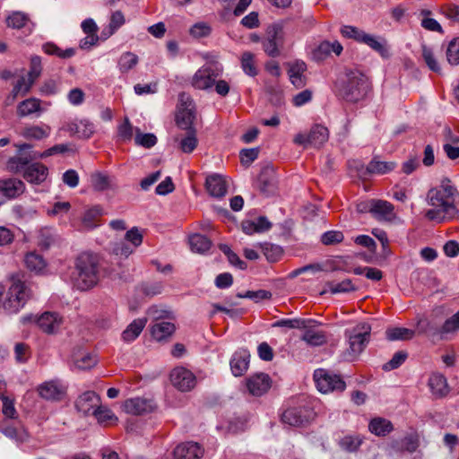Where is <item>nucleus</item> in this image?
I'll list each match as a JSON object with an SVG mask.
<instances>
[{
    "mask_svg": "<svg viewBox=\"0 0 459 459\" xmlns=\"http://www.w3.org/2000/svg\"><path fill=\"white\" fill-rule=\"evenodd\" d=\"M272 380L265 373L252 375L247 379V387L249 393L255 396H261L271 387Z\"/></svg>",
    "mask_w": 459,
    "mask_h": 459,
    "instance_id": "16",
    "label": "nucleus"
},
{
    "mask_svg": "<svg viewBox=\"0 0 459 459\" xmlns=\"http://www.w3.org/2000/svg\"><path fill=\"white\" fill-rule=\"evenodd\" d=\"M317 390L320 393L327 394L329 392H342L346 384L339 375L333 374L324 368H317L313 375Z\"/></svg>",
    "mask_w": 459,
    "mask_h": 459,
    "instance_id": "7",
    "label": "nucleus"
},
{
    "mask_svg": "<svg viewBox=\"0 0 459 459\" xmlns=\"http://www.w3.org/2000/svg\"><path fill=\"white\" fill-rule=\"evenodd\" d=\"M363 443V438L359 435L356 436H345L340 440V446L342 449L349 452L354 453L359 450L360 446Z\"/></svg>",
    "mask_w": 459,
    "mask_h": 459,
    "instance_id": "52",
    "label": "nucleus"
},
{
    "mask_svg": "<svg viewBox=\"0 0 459 459\" xmlns=\"http://www.w3.org/2000/svg\"><path fill=\"white\" fill-rule=\"evenodd\" d=\"M431 11L428 9H421L419 12V16L421 17V27L429 31L443 32L440 23L436 19L431 18Z\"/></svg>",
    "mask_w": 459,
    "mask_h": 459,
    "instance_id": "42",
    "label": "nucleus"
},
{
    "mask_svg": "<svg viewBox=\"0 0 459 459\" xmlns=\"http://www.w3.org/2000/svg\"><path fill=\"white\" fill-rule=\"evenodd\" d=\"M340 33L343 38L351 39L356 42L362 43V39L367 35V32L351 25H342L340 29Z\"/></svg>",
    "mask_w": 459,
    "mask_h": 459,
    "instance_id": "55",
    "label": "nucleus"
},
{
    "mask_svg": "<svg viewBox=\"0 0 459 459\" xmlns=\"http://www.w3.org/2000/svg\"><path fill=\"white\" fill-rule=\"evenodd\" d=\"M100 403V396L93 391H87L77 398L75 407L78 411L84 415H89L93 414V410H95Z\"/></svg>",
    "mask_w": 459,
    "mask_h": 459,
    "instance_id": "20",
    "label": "nucleus"
},
{
    "mask_svg": "<svg viewBox=\"0 0 459 459\" xmlns=\"http://www.w3.org/2000/svg\"><path fill=\"white\" fill-rule=\"evenodd\" d=\"M428 385L437 399L446 397L450 392L447 379L441 373H432L429 377Z\"/></svg>",
    "mask_w": 459,
    "mask_h": 459,
    "instance_id": "21",
    "label": "nucleus"
},
{
    "mask_svg": "<svg viewBox=\"0 0 459 459\" xmlns=\"http://www.w3.org/2000/svg\"><path fill=\"white\" fill-rule=\"evenodd\" d=\"M189 245L192 251L204 254L211 248L212 241L204 235L194 234L189 237Z\"/></svg>",
    "mask_w": 459,
    "mask_h": 459,
    "instance_id": "40",
    "label": "nucleus"
},
{
    "mask_svg": "<svg viewBox=\"0 0 459 459\" xmlns=\"http://www.w3.org/2000/svg\"><path fill=\"white\" fill-rule=\"evenodd\" d=\"M396 167L395 162L392 161H382L377 157L373 158L367 166V171L368 174H378L383 175L391 172Z\"/></svg>",
    "mask_w": 459,
    "mask_h": 459,
    "instance_id": "37",
    "label": "nucleus"
},
{
    "mask_svg": "<svg viewBox=\"0 0 459 459\" xmlns=\"http://www.w3.org/2000/svg\"><path fill=\"white\" fill-rule=\"evenodd\" d=\"M306 70V65L304 62H297L295 65L290 66L289 70V76L291 83L296 88H302L305 85V80L303 78V72Z\"/></svg>",
    "mask_w": 459,
    "mask_h": 459,
    "instance_id": "44",
    "label": "nucleus"
},
{
    "mask_svg": "<svg viewBox=\"0 0 459 459\" xmlns=\"http://www.w3.org/2000/svg\"><path fill=\"white\" fill-rule=\"evenodd\" d=\"M459 331V310L440 326V340H449Z\"/></svg>",
    "mask_w": 459,
    "mask_h": 459,
    "instance_id": "33",
    "label": "nucleus"
},
{
    "mask_svg": "<svg viewBox=\"0 0 459 459\" xmlns=\"http://www.w3.org/2000/svg\"><path fill=\"white\" fill-rule=\"evenodd\" d=\"M61 81L58 78H48L39 87V93L43 96L56 95L60 91Z\"/></svg>",
    "mask_w": 459,
    "mask_h": 459,
    "instance_id": "54",
    "label": "nucleus"
},
{
    "mask_svg": "<svg viewBox=\"0 0 459 459\" xmlns=\"http://www.w3.org/2000/svg\"><path fill=\"white\" fill-rule=\"evenodd\" d=\"M74 366L82 370L91 369L97 364V359L90 353L82 352L73 358Z\"/></svg>",
    "mask_w": 459,
    "mask_h": 459,
    "instance_id": "47",
    "label": "nucleus"
},
{
    "mask_svg": "<svg viewBox=\"0 0 459 459\" xmlns=\"http://www.w3.org/2000/svg\"><path fill=\"white\" fill-rule=\"evenodd\" d=\"M25 190L24 183L18 178L0 180V192L7 198H15Z\"/></svg>",
    "mask_w": 459,
    "mask_h": 459,
    "instance_id": "26",
    "label": "nucleus"
},
{
    "mask_svg": "<svg viewBox=\"0 0 459 459\" xmlns=\"http://www.w3.org/2000/svg\"><path fill=\"white\" fill-rule=\"evenodd\" d=\"M283 40L284 32L282 26L277 23L272 24L267 28L266 36L262 41L263 49L271 57L279 56Z\"/></svg>",
    "mask_w": 459,
    "mask_h": 459,
    "instance_id": "9",
    "label": "nucleus"
},
{
    "mask_svg": "<svg viewBox=\"0 0 459 459\" xmlns=\"http://www.w3.org/2000/svg\"><path fill=\"white\" fill-rule=\"evenodd\" d=\"M223 67L217 63L204 65L199 68L193 76L192 85L198 90H209L215 82L216 78L221 76Z\"/></svg>",
    "mask_w": 459,
    "mask_h": 459,
    "instance_id": "8",
    "label": "nucleus"
},
{
    "mask_svg": "<svg viewBox=\"0 0 459 459\" xmlns=\"http://www.w3.org/2000/svg\"><path fill=\"white\" fill-rule=\"evenodd\" d=\"M42 51L48 56H55L61 59H68L73 57L76 50L74 48H68L65 50L61 49L52 41L46 42L41 47Z\"/></svg>",
    "mask_w": 459,
    "mask_h": 459,
    "instance_id": "35",
    "label": "nucleus"
},
{
    "mask_svg": "<svg viewBox=\"0 0 459 459\" xmlns=\"http://www.w3.org/2000/svg\"><path fill=\"white\" fill-rule=\"evenodd\" d=\"M182 108L177 115V124L183 129L194 128L193 123L195 119V105L190 97L186 93L179 95Z\"/></svg>",
    "mask_w": 459,
    "mask_h": 459,
    "instance_id": "12",
    "label": "nucleus"
},
{
    "mask_svg": "<svg viewBox=\"0 0 459 459\" xmlns=\"http://www.w3.org/2000/svg\"><path fill=\"white\" fill-rule=\"evenodd\" d=\"M42 111L41 100L38 98L26 99L17 106V116L19 117H25L34 114L39 117Z\"/></svg>",
    "mask_w": 459,
    "mask_h": 459,
    "instance_id": "28",
    "label": "nucleus"
},
{
    "mask_svg": "<svg viewBox=\"0 0 459 459\" xmlns=\"http://www.w3.org/2000/svg\"><path fill=\"white\" fill-rule=\"evenodd\" d=\"M370 333L371 326L367 323H359L352 328L346 329L344 335L348 339L350 353L359 354L368 343Z\"/></svg>",
    "mask_w": 459,
    "mask_h": 459,
    "instance_id": "6",
    "label": "nucleus"
},
{
    "mask_svg": "<svg viewBox=\"0 0 459 459\" xmlns=\"http://www.w3.org/2000/svg\"><path fill=\"white\" fill-rule=\"evenodd\" d=\"M138 64V56L130 52L123 53L118 61H117V68L122 74H126L132 70Z\"/></svg>",
    "mask_w": 459,
    "mask_h": 459,
    "instance_id": "49",
    "label": "nucleus"
},
{
    "mask_svg": "<svg viewBox=\"0 0 459 459\" xmlns=\"http://www.w3.org/2000/svg\"><path fill=\"white\" fill-rule=\"evenodd\" d=\"M62 324V317L56 312H45L37 318V325L46 333H56Z\"/></svg>",
    "mask_w": 459,
    "mask_h": 459,
    "instance_id": "22",
    "label": "nucleus"
},
{
    "mask_svg": "<svg viewBox=\"0 0 459 459\" xmlns=\"http://www.w3.org/2000/svg\"><path fill=\"white\" fill-rule=\"evenodd\" d=\"M368 429L377 437H385L393 431L394 426L389 420L377 417L370 420Z\"/></svg>",
    "mask_w": 459,
    "mask_h": 459,
    "instance_id": "31",
    "label": "nucleus"
},
{
    "mask_svg": "<svg viewBox=\"0 0 459 459\" xmlns=\"http://www.w3.org/2000/svg\"><path fill=\"white\" fill-rule=\"evenodd\" d=\"M91 183L96 191H105L113 187V179L101 172L93 173L91 176Z\"/></svg>",
    "mask_w": 459,
    "mask_h": 459,
    "instance_id": "43",
    "label": "nucleus"
},
{
    "mask_svg": "<svg viewBox=\"0 0 459 459\" xmlns=\"http://www.w3.org/2000/svg\"><path fill=\"white\" fill-rule=\"evenodd\" d=\"M207 192L213 197L221 198L227 193V185L224 178L214 174L207 177L205 181Z\"/></svg>",
    "mask_w": 459,
    "mask_h": 459,
    "instance_id": "27",
    "label": "nucleus"
},
{
    "mask_svg": "<svg viewBox=\"0 0 459 459\" xmlns=\"http://www.w3.org/2000/svg\"><path fill=\"white\" fill-rule=\"evenodd\" d=\"M309 319L305 318H283L273 324V327H287L290 329L307 328Z\"/></svg>",
    "mask_w": 459,
    "mask_h": 459,
    "instance_id": "53",
    "label": "nucleus"
},
{
    "mask_svg": "<svg viewBox=\"0 0 459 459\" xmlns=\"http://www.w3.org/2000/svg\"><path fill=\"white\" fill-rule=\"evenodd\" d=\"M74 285L80 290L93 288L100 280V260L96 254L84 252L78 255L72 276Z\"/></svg>",
    "mask_w": 459,
    "mask_h": 459,
    "instance_id": "2",
    "label": "nucleus"
},
{
    "mask_svg": "<svg viewBox=\"0 0 459 459\" xmlns=\"http://www.w3.org/2000/svg\"><path fill=\"white\" fill-rule=\"evenodd\" d=\"M186 133L175 137L178 149L184 153H191L197 147L198 140L195 128L185 129Z\"/></svg>",
    "mask_w": 459,
    "mask_h": 459,
    "instance_id": "25",
    "label": "nucleus"
},
{
    "mask_svg": "<svg viewBox=\"0 0 459 459\" xmlns=\"http://www.w3.org/2000/svg\"><path fill=\"white\" fill-rule=\"evenodd\" d=\"M329 137L328 129L322 125H315L309 131L310 146L319 148Z\"/></svg>",
    "mask_w": 459,
    "mask_h": 459,
    "instance_id": "36",
    "label": "nucleus"
},
{
    "mask_svg": "<svg viewBox=\"0 0 459 459\" xmlns=\"http://www.w3.org/2000/svg\"><path fill=\"white\" fill-rule=\"evenodd\" d=\"M34 83H35V82L30 80V77H28L27 75L21 76L13 87V90L11 92L13 99L14 100L18 96H22V97L26 96L30 91Z\"/></svg>",
    "mask_w": 459,
    "mask_h": 459,
    "instance_id": "41",
    "label": "nucleus"
},
{
    "mask_svg": "<svg viewBox=\"0 0 459 459\" xmlns=\"http://www.w3.org/2000/svg\"><path fill=\"white\" fill-rule=\"evenodd\" d=\"M48 175V169L42 163L34 162L24 170L22 174L29 183L39 185L44 182Z\"/></svg>",
    "mask_w": 459,
    "mask_h": 459,
    "instance_id": "23",
    "label": "nucleus"
},
{
    "mask_svg": "<svg viewBox=\"0 0 459 459\" xmlns=\"http://www.w3.org/2000/svg\"><path fill=\"white\" fill-rule=\"evenodd\" d=\"M309 321L310 323L307 325V327L302 328L304 333L300 339L304 341L307 345L313 347H318L325 344L327 342L325 333L324 331H318L315 329V326L320 325V323L313 319H309Z\"/></svg>",
    "mask_w": 459,
    "mask_h": 459,
    "instance_id": "17",
    "label": "nucleus"
},
{
    "mask_svg": "<svg viewBox=\"0 0 459 459\" xmlns=\"http://www.w3.org/2000/svg\"><path fill=\"white\" fill-rule=\"evenodd\" d=\"M327 286L329 292L332 294L345 293L356 290L351 279H345L340 282L331 281L327 283Z\"/></svg>",
    "mask_w": 459,
    "mask_h": 459,
    "instance_id": "58",
    "label": "nucleus"
},
{
    "mask_svg": "<svg viewBox=\"0 0 459 459\" xmlns=\"http://www.w3.org/2000/svg\"><path fill=\"white\" fill-rule=\"evenodd\" d=\"M169 377L173 386L180 392H188L196 385L194 373L184 367L175 368Z\"/></svg>",
    "mask_w": 459,
    "mask_h": 459,
    "instance_id": "11",
    "label": "nucleus"
},
{
    "mask_svg": "<svg viewBox=\"0 0 459 459\" xmlns=\"http://www.w3.org/2000/svg\"><path fill=\"white\" fill-rule=\"evenodd\" d=\"M92 415H94V417L100 423H106L112 420H117V417L115 416L113 411L108 407L101 406L100 403L95 410H93Z\"/></svg>",
    "mask_w": 459,
    "mask_h": 459,
    "instance_id": "64",
    "label": "nucleus"
},
{
    "mask_svg": "<svg viewBox=\"0 0 459 459\" xmlns=\"http://www.w3.org/2000/svg\"><path fill=\"white\" fill-rule=\"evenodd\" d=\"M237 297L239 299H249L255 302H259L264 299H270L272 298V293L265 290H247L244 293L238 292Z\"/></svg>",
    "mask_w": 459,
    "mask_h": 459,
    "instance_id": "61",
    "label": "nucleus"
},
{
    "mask_svg": "<svg viewBox=\"0 0 459 459\" xmlns=\"http://www.w3.org/2000/svg\"><path fill=\"white\" fill-rule=\"evenodd\" d=\"M260 189L262 192L270 194L273 191L275 186L274 175L272 170H266L261 173L258 178Z\"/></svg>",
    "mask_w": 459,
    "mask_h": 459,
    "instance_id": "56",
    "label": "nucleus"
},
{
    "mask_svg": "<svg viewBox=\"0 0 459 459\" xmlns=\"http://www.w3.org/2000/svg\"><path fill=\"white\" fill-rule=\"evenodd\" d=\"M40 397L49 401H58L65 393V387L59 379L45 381L38 387Z\"/></svg>",
    "mask_w": 459,
    "mask_h": 459,
    "instance_id": "14",
    "label": "nucleus"
},
{
    "mask_svg": "<svg viewBox=\"0 0 459 459\" xmlns=\"http://www.w3.org/2000/svg\"><path fill=\"white\" fill-rule=\"evenodd\" d=\"M342 50L343 48L338 40L333 42L324 40L313 50L312 58L316 62H321L326 59L331 53L340 56Z\"/></svg>",
    "mask_w": 459,
    "mask_h": 459,
    "instance_id": "19",
    "label": "nucleus"
},
{
    "mask_svg": "<svg viewBox=\"0 0 459 459\" xmlns=\"http://www.w3.org/2000/svg\"><path fill=\"white\" fill-rule=\"evenodd\" d=\"M458 195L451 180L444 178L438 187L431 188L427 194V202L432 208L426 211L425 217L438 223L453 220L458 214L455 204Z\"/></svg>",
    "mask_w": 459,
    "mask_h": 459,
    "instance_id": "1",
    "label": "nucleus"
},
{
    "mask_svg": "<svg viewBox=\"0 0 459 459\" xmlns=\"http://www.w3.org/2000/svg\"><path fill=\"white\" fill-rule=\"evenodd\" d=\"M51 133V127L48 125L42 126H30L25 127L22 135L28 140H42L49 136Z\"/></svg>",
    "mask_w": 459,
    "mask_h": 459,
    "instance_id": "34",
    "label": "nucleus"
},
{
    "mask_svg": "<svg viewBox=\"0 0 459 459\" xmlns=\"http://www.w3.org/2000/svg\"><path fill=\"white\" fill-rule=\"evenodd\" d=\"M312 411L306 406H296L286 409L281 416L283 424L291 427H301L309 421Z\"/></svg>",
    "mask_w": 459,
    "mask_h": 459,
    "instance_id": "10",
    "label": "nucleus"
},
{
    "mask_svg": "<svg viewBox=\"0 0 459 459\" xmlns=\"http://www.w3.org/2000/svg\"><path fill=\"white\" fill-rule=\"evenodd\" d=\"M126 22V19L121 11L112 13L108 28L102 30L101 36L107 39L113 35Z\"/></svg>",
    "mask_w": 459,
    "mask_h": 459,
    "instance_id": "39",
    "label": "nucleus"
},
{
    "mask_svg": "<svg viewBox=\"0 0 459 459\" xmlns=\"http://www.w3.org/2000/svg\"><path fill=\"white\" fill-rule=\"evenodd\" d=\"M422 57L431 71L436 73H439L441 71L440 65L435 57L432 49L426 45H422Z\"/></svg>",
    "mask_w": 459,
    "mask_h": 459,
    "instance_id": "62",
    "label": "nucleus"
},
{
    "mask_svg": "<svg viewBox=\"0 0 459 459\" xmlns=\"http://www.w3.org/2000/svg\"><path fill=\"white\" fill-rule=\"evenodd\" d=\"M155 408V403L152 399L134 397L127 399L124 403L125 411L128 414L141 415L152 412Z\"/></svg>",
    "mask_w": 459,
    "mask_h": 459,
    "instance_id": "15",
    "label": "nucleus"
},
{
    "mask_svg": "<svg viewBox=\"0 0 459 459\" xmlns=\"http://www.w3.org/2000/svg\"><path fill=\"white\" fill-rule=\"evenodd\" d=\"M250 354L247 350H239L236 351L230 359V368L235 377H240L245 374L249 366Z\"/></svg>",
    "mask_w": 459,
    "mask_h": 459,
    "instance_id": "24",
    "label": "nucleus"
},
{
    "mask_svg": "<svg viewBox=\"0 0 459 459\" xmlns=\"http://www.w3.org/2000/svg\"><path fill=\"white\" fill-rule=\"evenodd\" d=\"M241 67L246 74L248 76H255L257 74V69L254 62V55L250 52L243 53L241 56Z\"/></svg>",
    "mask_w": 459,
    "mask_h": 459,
    "instance_id": "60",
    "label": "nucleus"
},
{
    "mask_svg": "<svg viewBox=\"0 0 459 459\" xmlns=\"http://www.w3.org/2000/svg\"><path fill=\"white\" fill-rule=\"evenodd\" d=\"M173 455L175 459H200L204 455V449L198 443L188 441L178 445Z\"/></svg>",
    "mask_w": 459,
    "mask_h": 459,
    "instance_id": "18",
    "label": "nucleus"
},
{
    "mask_svg": "<svg viewBox=\"0 0 459 459\" xmlns=\"http://www.w3.org/2000/svg\"><path fill=\"white\" fill-rule=\"evenodd\" d=\"M30 297L31 290L29 285L18 278H13L2 307L9 315L17 314Z\"/></svg>",
    "mask_w": 459,
    "mask_h": 459,
    "instance_id": "3",
    "label": "nucleus"
},
{
    "mask_svg": "<svg viewBox=\"0 0 459 459\" xmlns=\"http://www.w3.org/2000/svg\"><path fill=\"white\" fill-rule=\"evenodd\" d=\"M420 333H424L432 339L440 340V327L436 323L427 318H420L417 322Z\"/></svg>",
    "mask_w": 459,
    "mask_h": 459,
    "instance_id": "38",
    "label": "nucleus"
},
{
    "mask_svg": "<svg viewBox=\"0 0 459 459\" xmlns=\"http://www.w3.org/2000/svg\"><path fill=\"white\" fill-rule=\"evenodd\" d=\"M362 44L368 46L384 58L390 56L387 42L383 37L367 33L366 37L362 39Z\"/></svg>",
    "mask_w": 459,
    "mask_h": 459,
    "instance_id": "29",
    "label": "nucleus"
},
{
    "mask_svg": "<svg viewBox=\"0 0 459 459\" xmlns=\"http://www.w3.org/2000/svg\"><path fill=\"white\" fill-rule=\"evenodd\" d=\"M24 263L30 271L37 273H40L46 267L44 258L35 252L28 253L25 255Z\"/></svg>",
    "mask_w": 459,
    "mask_h": 459,
    "instance_id": "48",
    "label": "nucleus"
},
{
    "mask_svg": "<svg viewBox=\"0 0 459 459\" xmlns=\"http://www.w3.org/2000/svg\"><path fill=\"white\" fill-rule=\"evenodd\" d=\"M408 357V353L404 351H399L393 355V358L383 365L385 371H390L398 368L402 364L404 363Z\"/></svg>",
    "mask_w": 459,
    "mask_h": 459,
    "instance_id": "63",
    "label": "nucleus"
},
{
    "mask_svg": "<svg viewBox=\"0 0 459 459\" xmlns=\"http://www.w3.org/2000/svg\"><path fill=\"white\" fill-rule=\"evenodd\" d=\"M147 323L146 318H136L122 332L121 338L125 342H134L143 332Z\"/></svg>",
    "mask_w": 459,
    "mask_h": 459,
    "instance_id": "30",
    "label": "nucleus"
},
{
    "mask_svg": "<svg viewBox=\"0 0 459 459\" xmlns=\"http://www.w3.org/2000/svg\"><path fill=\"white\" fill-rule=\"evenodd\" d=\"M101 215L102 208L100 205H95L86 210L82 219L83 228L87 230L96 228L95 221Z\"/></svg>",
    "mask_w": 459,
    "mask_h": 459,
    "instance_id": "46",
    "label": "nucleus"
},
{
    "mask_svg": "<svg viewBox=\"0 0 459 459\" xmlns=\"http://www.w3.org/2000/svg\"><path fill=\"white\" fill-rule=\"evenodd\" d=\"M42 71V58L38 55L31 56L30 58V68L27 76L33 82H36V80L41 75Z\"/></svg>",
    "mask_w": 459,
    "mask_h": 459,
    "instance_id": "57",
    "label": "nucleus"
},
{
    "mask_svg": "<svg viewBox=\"0 0 459 459\" xmlns=\"http://www.w3.org/2000/svg\"><path fill=\"white\" fill-rule=\"evenodd\" d=\"M365 208L378 221H392L395 218L394 205L385 200L372 199Z\"/></svg>",
    "mask_w": 459,
    "mask_h": 459,
    "instance_id": "13",
    "label": "nucleus"
},
{
    "mask_svg": "<svg viewBox=\"0 0 459 459\" xmlns=\"http://www.w3.org/2000/svg\"><path fill=\"white\" fill-rule=\"evenodd\" d=\"M176 326L170 322H157L151 327V334L156 341H163L173 334Z\"/></svg>",
    "mask_w": 459,
    "mask_h": 459,
    "instance_id": "32",
    "label": "nucleus"
},
{
    "mask_svg": "<svg viewBox=\"0 0 459 459\" xmlns=\"http://www.w3.org/2000/svg\"><path fill=\"white\" fill-rule=\"evenodd\" d=\"M30 22L28 14L21 11L13 12L6 18L7 26L16 30L26 27Z\"/></svg>",
    "mask_w": 459,
    "mask_h": 459,
    "instance_id": "45",
    "label": "nucleus"
},
{
    "mask_svg": "<svg viewBox=\"0 0 459 459\" xmlns=\"http://www.w3.org/2000/svg\"><path fill=\"white\" fill-rule=\"evenodd\" d=\"M17 152L14 156L9 158L6 162V169L9 172L13 174L24 173L33 160L40 159L38 157V152L32 151V145L30 143H22L16 145Z\"/></svg>",
    "mask_w": 459,
    "mask_h": 459,
    "instance_id": "5",
    "label": "nucleus"
},
{
    "mask_svg": "<svg viewBox=\"0 0 459 459\" xmlns=\"http://www.w3.org/2000/svg\"><path fill=\"white\" fill-rule=\"evenodd\" d=\"M347 82L340 89L342 97L350 102H357L367 97L370 91L368 78L358 71L347 74Z\"/></svg>",
    "mask_w": 459,
    "mask_h": 459,
    "instance_id": "4",
    "label": "nucleus"
},
{
    "mask_svg": "<svg viewBox=\"0 0 459 459\" xmlns=\"http://www.w3.org/2000/svg\"><path fill=\"white\" fill-rule=\"evenodd\" d=\"M259 247L262 249V252L267 261L271 263H274L280 260L283 254L282 248L275 244L265 242L259 244Z\"/></svg>",
    "mask_w": 459,
    "mask_h": 459,
    "instance_id": "50",
    "label": "nucleus"
},
{
    "mask_svg": "<svg viewBox=\"0 0 459 459\" xmlns=\"http://www.w3.org/2000/svg\"><path fill=\"white\" fill-rule=\"evenodd\" d=\"M446 59L452 65H459V37L452 39L446 48Z\"/></svg>",
    "mask_w": 459,
    "mask_h": 459,
    "instance_id": "59",
    "label": "nucleus"
},
{
    "mask_svg": "<svg viewBox=\"0 0 459 459\" xmlns=\"http://www.w3.org/2000/svg\"><path fill=\"white\" fill-rule=\"evenodd\" d=\"M414 334L413 330L405 327H393L385 331L386 339L389 341L411 340Z\"/></svg>",
    "mask_w": 459,
    "mask_h": 459,
    "instance_id": "51",
    "label": "nucleus"
}]
</instances>
